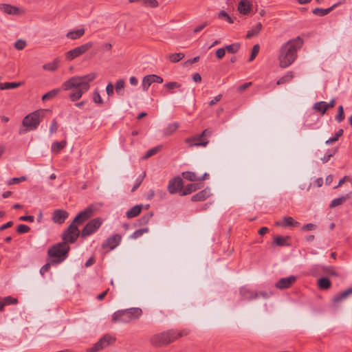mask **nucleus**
<instances>
[{
    "label": "nucleus",
    "mask_w": 352,
    "mask_h": 352,
    "mask_svg": "<svg viewBox=\"0 0 352 352\" xmlns=\"http://www.w3.org/2000/svg\"><path fill=\"white\" fill-rule=\"evenodd\" d=\"M69 214L67 211L58 209L54 210L52 219L55 223L62 224L65 222Z\"/></svg>",
    "instance_id": "2eb2a0df"
},
{
    "label": "nucleus",
    "mask_w": 352,
    "mask_h": 352,
    "mask_svg": "<svg viewBox=\"0 0 352 352\" xmlns=\"http://www.w3.org/2000/svg\"><path fill=\"white\" fill-rule=\"evenodd\" d=\"M125 86V81L123 79L118 80L115 85V89L118 95H124V88Z\"/></svg>",
    "instance_id": "72a5a7b5"
},
{
    "label": "nucleus",
    "mask_w": 352,
    "mask_h": 352,
    "mask_svg": "<svg viewBox=\"0 0 352 352\" xmlns=\"http://www.w3.org/2000/svg\"><path fill=\"white\" fill-rule=\"evenodd\" d=\"M153 82L162 83L163 82V78L155 74L146 76L144 77L142 82V87L143 91H147L149 87Z\"/></svg>",
    "instance_id": "f8f14e48"
},
{
    "label": "nucleus",
    "mask_w": 352,
    "mask_h": 352,
    "mask_svg": "<svg viewBox=\"0 0 352 352\" xmlns=\"http://www.w3.org/2000/svg\"><path fill=\"white\" fill-rule=\"evenodd\" d=\"M187 333L186 331L178 332L175 330L170 329L153 335L150 339V342L153 346H162L175 341Z\"/></svg>",
    "instance_id": "20e7f679"
},
{
    "label": "nucleus",
    "mask_w": 352,
    "mask_h": 352,
    "mask_svg": "<svg viewBox=\"0 0 352 352\" xmlns=\"http://www.w3.org/2000/svg\"><path fill=\"white\" fill-rule=\"evenodd\" d=\"M316 225L313 223H307L302 227V230L305 231H311L316 228Z\"/></svg>",
    "instance_id": "680f3d73"
},
{
    "label": "nucleus",
    "mask_w": 352,
    "mask_h": 352,
    "mask_svg": "<svg viewBox=\"0 0 352 352\" xmlns=\"http://www.w3.org/2000/svg\"><path fill=\"white\" fill-rule=\"evenodd\" d=\"M252 9V6L248 0H241L238 5V10L242 14H248Z\"/></svg>",
    "instance_id": "412c9836"
},
{
    "label": "nucleus",
    "mask_w": 352,
    "mask_h": 352,
    "mask_svg": "<svg viewBox=\"0 0 352 352\" xmlns=\"http://www.w3.org/2000/svg\"><path fill=\"white\" fill-rule=\"evenodd\" d=\"M122 241V236L119 234H115L108 237L102 243L103 249H108L109 250H114L118 247Z\"/></svg>",
    "instance_id": "9b49d317"
},
{
    "label": "nucleus",
    "mask_w": 352,
    "mask_h": 352,
    "mask_svg": "<svg viewBox=\"0 0 352 352\" xmlns=\"http://www.w3.org/2000/svg\"><path fill=\"white\" fill-rule=\"evenodd\" d=\"M313 109L321 115H324L327 110V102L324 101L317 102L314 104Z\"/></svg>",
    "instance_id": "a878e982"
},
{
    "label": "nucleus",
    "mask_w": 352,
    "mask_h": 352,
    "mask_svg": "<svg viewBox=\"0 0 352 352\" xmlns=\"http://www.w3.org/2000/svg\"><path fill=\"white\" fill-rule=\"evenodd\" d=\"M26 46V42L22 39L17 40L14 43V47L18 50H22Z\"/></svg>",
    "instance_id": "864d4df0"
},
{
    "label": "nucleus",
    "mask_w": 352,
    "mask_h": 352,
    "mask_svg": "<svg viewBox=\"0 0 352 352\" xmlns=\"http://www.w3.org/2000/svg\"><path fill=\"white\" fill-rule=\"evenodd\" d=\"M85 32L84 28H80L78 30H71L66 34V37L71 40H77L81 38Z\"/></svg>",
    "instance_id": "4be33fe9"
},
{
    "label": "nucleus",
    "mask_w": 352,
    "mask_h": 352,
    "mask_svg": "<svg viewBox=\"0 0 352 352\" xmlns=\"http://www.w3.org/2000/svg\"><path fill=\"white\" fill-rule=\"evenodd\" d=\"M276 224L278 226L286 228L298 226L299 223L291 217H283L282 221H278Z\"/></svg>",
    "instance_id": "aec40b11"
},
{
    "label": "nucleus",
    "mask_w": 352,
    "mask_h": 352,
    "mask_svg": "<svg viewBox=\"0 0 352 352\" xmlns=\"http://www.w3.org/2000/svg\"><path fill=\"white\" fill-rule=\"evenodd\" d=\"M44 110L35 111L28 116L23 120V125L26 127L28 131L36 129L39 125L41 118L43 117Z\"/></svg>",
    "instance_id": "0eeeda50"
},
{
    "label": "nucleus",
    "mask_w": 352,
    "mask_h": 352,
    "mask_svg": "<svg viewBox=\"0 0 352 352\" xmlns=\"http://www.w3.org/2000/svg\"><path fill=\"white\" fill-rule=\"evenodd\" d=\"M96 78L95 73H90L82 76H73L65 81L60 88L54 89L42 97L43 101L49 100L54 98L60 91L71 90L72 92L69 95V98L72 101L79 100L82 95L86 93L90 88V82Z\"/></svg>",
    "instance_id": "f257e3e1"
},
{
    "label": "nucleus",
    "mask_w": 352,
    "mask_h": 352,
    "mask_svg": "<svg viewBox=\"0 0 352 352\" xmlns=\"http://www.w3.org/2000/svg\"><path fill=\"white\" fill-rule=\"evenodd\" d=\"M59 67V60L58 58L54 59L52 62L46 63L43 65V68L45 70L50 72L56 71Z\"/></svg>",
    "instance_id": "bb28decb"
},
{
    "label": "nucleus",
    "mask_w": 352,
    "mask_h": 352,
    "mask_svg": "<svg viewBox=\"0 0 352 352\" xmlns=\"http://www.w3.org/2000/svg\"><path fill=\"white\" fill-rule=\"evenodd\" d=\"M19 220L24 221L33 222L34 221V216H21L19 217Z\"/></svg>",
    "instance_id": "69168bd1"
},
{
    "label": "nucleus",
    "mask_w": 352,
    "mask_h": 352,
    "mask_svg": "<svg viewBox=\"0 0 352 352\" xmlns=\"http://www.w3.org/2000/svg\"><path fill=\"white\" fill-rule=\"evenodd\" d=\"M331 281L327 278H320L318 280V285L321 289H327L331 287Z\"/></svg>",
    "instance_id": "f704fd0d"
},
{
    "label": "nucleus",
    "mask_w": 352,
    "mask_h": 352,
    "mask_svg": "<svg viewBox=\"0 0 352 352\" xmlns=\"http://www.w3.org/2000/svg\"><path fill=\"white\" fill-rule=\"evenodd\" d=\"M164 87L168 89H174L179 88L181 87V85L177 82H170L166 83L164 85Z\"/></svg>",
    "instance_id": "4d7b16f0"
},
{
    "label": "nucleus",
    "mask_w": 352,
    "mask_h": 352,
    "mask_svg": "<svg viewBox=\"0 0 352 352\" xmlns=\"http://www.w3.org/2000/svg\"><path fill=\"white\" fill-rule=\"evenodd\" d=\"M183 186V181L181 177H176L171 179L168 184V190L170 194H175L181 190Z\"/></svg>",
    "instance_id": "ddd939ff"
},
{
    "label": "nucleus",
    "mask_w": 352,
    "mask_h": 352,
    "mask_svg": "<svg viewBox=\"0 0 352 352\" xmlns=\"http://www.w3.org/2000/svg\"><path fill=\"white\" fill-rule=\"evenodd\" d=\"M148 228H144L139 230H135L132 233V234L130 236V239H137L142 236L144 233H147L148 232Z\"/></svg>",
    "instance_id": "58836bf2"
},
{
    "label": "nucleus",
    "mask_w": 352,
    "mask_h": 352,
    "mask_svg": "<svg viewBox=\"0 0 352 352\" xmlns=\"http://www.w3.org/2000/svg\"><path fill=\"white\" fill-rule=\"evenodd\" d=\"M25 180H26V177L24 176L20 177H14V178H10V179H8L7 182V184L8 185H13V184H17V183H19L21 182H24Z\"/></svg>",
    "instance_id": "09e8293b"
},
{
    "label": "nucleus",
    "mask_w": 352,
    "mask_h": 352,
    "mask_svg": "<svg viewBox=\"0 0 352 352\" xmlns=\"http://www.w3.org/2000/svg\"><path fill=\"white\" fill-rule=\"evenodd\" d=\"M337 152V149L329 150L321 158V161L323 164L327 163L331 157H333Z\"/></svg>",
    "instance_id": "c03bdc74"
},
{
    "label": "nucleus",
    "mask_w": 352,
    "mask_h": 352,
    "mask_svg": "<svg viewBox=\"0 0 352 352\" xmlns=\"http://www.w3.org/2000/svg\"><path fill=\"white\" fill-rule=\"evenodd\" d=\"M211 195L210 189L206 188L203 190L199 191L191 197L192 201H203Z\"/></svg>",
    "instance_id": "6ab92c4d"
},
{
    "label": "nucleus",
    "mask_w": 352,
    "mask_h": 352,
    "mask_svg": "<svg viewBox=\"0 0 352 352\" xmlns=\"http://www.w3.org/2000/svg\"><path fill=\"white\" fill-rule=\"evenodd\" d=\"M102 220L100 218H96L88 222L82 230V237H87L98 230L101 226Z\"/></svg>",
    "instance_id": "9d476101"
},
{
    "label": "nucleus",
    "mask_w": 352,
    "mask_h": 352,
    "mask_svg": "<svg viewBox=\"0 0 352 352\" xmlns=\"http://www.w3.org/2000/svg\"><path fill=\"white\" fill-rule=\"evenodd\" d=\"M338 140V138H337L335 135H333V137H331L329 138L326 142H325V144H327V145H329V144H331L333 143H334L335 142H336L337 140Z\"/></svg>",
    "instance_id": "774afa93"
},
{
    "label": "nucleus",
    "mask_w": 352,
    "mask_h": 352,
    "mask_svg": "<svg viewBox=\"0 0 352 352\" xmlns=\"http://www.w3.org/2000/svg\"><path fill=\"white\" fill-rule=\"evenodd\" d=\"M58 125L57 122L56 120H53L50 126V133L51 134L56 133L58 130Z\"/></svg>",
    "instance_id": "13d9d810"
},
{
    "label": "nucleus",
    "mask_w": 352,
    "mask_h": 352,
    "mask_svg": "<svg viewBox=\"0 0 352 352\" xmlns=\"http://www.w3.org/2000/svg\"><path fill=\"white\" fill-rule=\"evenodd\" d=\"M335 6H333L331 8H327V9H323V8H315L314 10H313V14H316V15H318V16H325L327 15V14H329L333 9V8Z\"/></svg>",
    "instance_id": "4c0bfd02"
},
{
    "label": "nucleus",
    "mask_w": 352,
    "mask_h": 352,
    "mask_svg": "<svg viewBox=\"0 0 352 352\" xmlns=\"http://www.w3.org/2000/svg\"><path fill=\"white\" fill-rule=\"evenodd\" d=\"M182 175L186 179L190 182L204 180V178H199V177L197 176L196 173L193 172L187 171L183 173Z\"/></svg>",
    "instance_id": "473e14b6"
},
{
    "label": "nucleus",
    "mask_w": 352,
    "mask_h": 352,
    "mask_svg": "<svg viewBox=\"0 0 352 352\" xmlns=\"http://www.w3.org/2000/svg\"><path fill=\"white\" fill-rule=\"evenodd\" d=\"M240 294L243 300H253L258 297V294L250 289L248 287H242L240 289Z\"/></svg>",
    "instance_id": "a211bd4d"
},
{
    "label": "nucleus",
    "mask_w": 352,
    "mask_h": 352,
    "mask_svg": "<svg viewBox=\"0 0 352 352\" xmlns=\"http://www.w3.org/2000/svg\"><path fill=\"white\" fill-rule=\"evenodd\" d=\"M135 1H139L144 6L151 8H156L158 6V2L157 0H129L130 3Z\"/></svg>",
    "instance_id": "c9c22d12"
},
{
    "label": "nucleus",
    "mask_w": 352,
    "mask_h": 352,
    "mask_svg": "<svg viewBox=\"0 0 352 352\" xmlns=\"http://www.w3.org/2000/svg\"><path fill=\"white\" fill-rule=\"evenodd\" d=\"M114 337L109 334H106L102 337L92 347L88 349L87 352H98L115 342Z\"/></svg>",
    "instance_id": "1a4fd4ad"
},
{
    "label": "nucleus",
    "mask_w": 352,
    "mask_h": 352,
    "mask_svg": "<svg viewBox=\"0 0 352 352\" xmlns=\"http://www.w3.org/2000/svg\"><path fill=\"white\" fill-rule=\"evenodd\" d=\"M226 54V48H219L216 51V56L221 59Z\"/></svg>",
    "instance_id": "052dcab7"
},
{
    "label": "nucleus",
    "mask_w": 352,
    "mask_h": 352,
    "mask_svg": "<svg viewBox=\"0 0 352 352\" xmlns=\"http://www.w3.org/2000/svg\"><path fill=\"white\" fill-rule=\"evenodd\" d=\"M93 100L96 104H103V100L102 99L99 92L97 91H94V93L93 94Z\"/></svg>",
    "instance_id": "3c124183"
},
{
    "label": "nucleus",
    "mask_w": 352,
    "mask_h": 352,
    "mask_svg": "<svg viewBox=\"0 0 352 352\" xmlns=\"http://www.w3.org/2000/svg\"><path fill=\"white\" fill-rule=\"evenodd\" d=\"M323 271L330 275L337 276V273L332 266H323L321 267Z\"/></svg>",
    "instance_id": "603ef678"
},
{
    "label": "nucleus",
    "mask_w": 352,
    "mask_h": 352,
    "mask_svg": "<svg viewBox=\"0 0 352 352\" xmlns=\"http://www.w3.org/2000/svg\"><path fill=\"white\" fill-rule=\"evenodd\" d=\"M66 141L55 142L52 144L51 151L52 153H58L60 150L66 146Z\"/></svg>",
    "instance_id": "c756f323"
},
{
    "label": "nucleus",
    "mask_w": 352,
    "mask_h": 352,
    "mask_svg": "<svg viewBox=\"0 0 352 352\" xmlns=\"http://www.w3.org/2000/svg\"><path fill=\"white\" fill-rule=\"evenodd\" d=\"M352 294V287L348 288L346 290L336 294L332 299L334 303H338L346 299L350 294Z\"/></svg>",
    "instance_id": "5701e85b"
},
{
    "label": "nucleus",
    "mask_w": 352,
    "mask_h": 352,
    "mask_svg": "<svg viewBox=\"0 0 352 352\" xmlns=\"http://www.w3.org/2000/svg\"><path fill=\"white\" fill-rule=\"evenodd\" d=\"M146 173L143 172L141 175H140L135 179V184L133 187L131 189V192H134L137 190V188L140 186L142 184L144 178L145 177Z\"/></svg>",
    "instance_id": "37998d69"
},
{
    "label": "nucleus",
    "mask_w": 352,
    "mask_h": 352,
    "mask_svg": "<svg viewBox=\"0 0 352 352\" xmlns=\"http://www.w3.org/2000/svg\"><path fill=\"white\" fill-rule=\"evenodd\" d=\"M262 29V25L261 23H256L253 26L247 33V38H252L257 35Z\"/></svg>",
    "instance_id": "c85d7f7f"
},
{
    "label": "nucleus",
    "mask_w": 352,
    "mask_h": 352,
    "mask_svg": "<svg viewBox=\"0 0 352 352\" xmlns=\"http://www.w3.org/2000/svg\"><path fill=\"white\" fill-rule=\"evenodd\" d=\"M318 267H320V265H313L309 270V272H308V274L309 275H312V276H316V270L318 268Z\"/></svg>",
    "instance_id": "338daca9"
},
{
    "label": "nucleus",
    "mask_w": 352,
    "mask_h": 352,
    "mask_svg": "<svg viewBox=\"0 0 352 352\" xmlns=\"http://www.w3.org/2000/svg\"><path fill=\"white\" fill-rule=\"evenodd\" d=\"M294 78L293 73L292 72H287L283 76L278 79L276 82V85H283L285 83L290 82Z\"/></svg>",
    "instance_id": "2f4dec72"
},
{
    "label": "nucleus",
    "mask_w": 352,
    "mask_h": 352,
    "mask_svg": "<svg viewBox=\"0 0 352 352\" xmlns=\"http://www.w3.org/2000/svg\"><path fill=\"white\" fill-rule=\"evenodd\" d=\"M69 251V247L65 243H60L48 250V255L53 258L54 263H60L63 262L67 256Z\"/></svg>",
    "instance_id": "423d86ee"
},
{
    "label": "nucleus",
    "mask_w": 352,
    "mask_h": 352,
    "mask_svg": "<svg viewBox=\"0 0 352 352\" xmlns=\"http://www.w3.org/2000/svg\"><path fill=\"white\" fill-rule=\"evenodd\" d=\"M352 192H350L344 195L333 199L330 204L331 208H334L342 204L345 201L349 199L351 196Z\"/></svg>",
    "instance_id": "b1692460"
},
{
    "label": "nucleus",
    "mask_w": 352,
    "mask_h": 352,
    "mask_svg": "<svg viewBox=\"0 0 352 352\" xmlns=\"http://www.w3.org/2000/svg\"><path fill=\"white\" fill-rule=\"evenodd\" d=\"M51 265L50 263H46L44 265L40 270V273L41 275H44L45 273H47L50 269Z\"/></svg>",
    "instance_id": "e2e57ef3"
},
{
    "label": "nucleus",
    "mask_w": 352,
    "mask_h": 352,
    "mask_svg": "<svg viewBox=\"0 0 352 352\" xmlns=\"http://www.w3.org/2000/svg\"><path fill=\"white\" fill-rule=\"evenodd\" d=\"M240 48L239 43H235L226 47V50L229 53L234 54L238 52Z\"/></svg>",
    "instance_id": "a18cd8bd"
},
{
    "label": "nucleus",
    "mask_w": 352,
    "mask_h": 352,
    "mask_svg": "<svg viewBox=\"0 0 352 352\" xmlns=\"http://www.w3.org/2000/svg\"><path fill=\"white\" fill-rule=\"evenodd\" d=\"M203 137L204 136L201 135V133L197 134L195 136L187 138L186 140V142L189 144L190 146H204V147H205L208 144V141L199 142V140Z\"/></svg>",
    "instance_id": "dca6fc26"
},
{
    "label": "nucleus",
    "mask_w": 352,
    "mask_h": 352,
    "mask_svg": "<svg viewBox=\"0 0 352 352\" xmlns=\"http://www.w3.org/2000/svg\"><path fill=\"white\" fill-rule=\"evenodd\" d=\"M297 280L296 276L292 275L280 278L276 282L275 286L280 289H285L290 287Z\"/></svg>",
    "instance_id": "4468645a"
},
{
    "label": "nucleus",
    "mask_w": 352,
    "mask_h": 352,
    "mask_svg": "<svg viewBox=\"0 0 352 352\" xmlns=\"http://www.w3.org/2000/svg\"><path fill=\"white\" fill-rule=\"evenodd\" d=\"M336 120L338 122H342L344 118V109H343V107L342 105H340L339 107H338V113L337 115L336 116Z\"/></svg>",
    "instance_id": "8fccbe9b"
},
{
    "label": "nucleus",
    "mask_w": 352,
    "mask_h": 352,
    "mask_svg": "<svg viewBox=\"0 0 352 352\" xmlns=\"http://www.w3.org/2000/svg\"><path fill=\"white\" fill-rule=\"evenodd\" d=\"M198 188V185L195 184H188L182 192V195H186L195 191Z\"/></svg>",
    "instance_id": "ea45409f"
},
{
    "label": "nucleus",
    "mask_w": 352,
    "mask_h": 352,
    "mask_svg": "<svg viewBox=\"0 0 352 352\" xmlns=\"http://www.w3.org/2000/svg\"><path fill=\"white\" fill-rule=\"evenodd\" d=\"M152 216H153L152 212H148V213L145 214L144 215H143L139 219L140 225H144V224L148 223V221H150V219H151Z\"/></svg>",
    "instance_id": "de8ad7c7"
},
{
    "label": "nucleus",
    "mask_w": 352,
    "mask_h": 352,
    "mask_svg": "<svg viewBox=\"0 0 352 352\" xmlns=\"http://www.w3.org/2000/svg\"><path fill=\"white\" fill-rule=\"evenodd\" d=\"M162 148V146L159 145L157 146H155L149 150H148L145 154V155L143 157L144 159H148L150 157L156 154L158 151H160Z\"/></svg>",
    "instance_id": "a19ab883"
},
{
    "label": "nucleus",
    "mask_w": 352,
    "mask_h": 352,
    "mask_svg": "<svg viewBox=\"0 0 352 352\" xmlns=\"http://www.w3.org/2000/svg\"><path fill=\"white\" fill-rule=\"evenodd\" d=\"M1 300L6 306L10 305H15L18 302V300L16 298H13L10 296L3 298Z\"/></svg>",
    "instance_id": "49530a36"
},
{
    "label": "nucleus",
    "mask_w": 352,
    "mask_h": 352,
    "mask_svg": "<svg viewBox=\"0 0 352 352\" xmlns=\"http://www.w3.org/2000/svg\"><path fill=\"white\" fill-rule=\"evenodd\" d=\"M289 240V236H277L274 238V243L278 246H288Z\"/></svg>",
    "instance_id": "7c9ffc66"
},
{
    "label": "nucleus",
    "mask_w": 352,
    "mask_h": 352,
    "mask_svg": "<svg viewBox=\"0 0 352 352\" xmlns=\"http://www.w3.org/2000/svg\"><path fill=\"white\" fill-rule=\"evenodd\" d=\"M179 127V124L177 122H174L168 124L164 130V134L166 136L173 133Z\"/></svg>",
    "instance_id": "e433bc0d"
},
{
    "label": "nucleus",
    "mask_w": 352,
    "mask_h": 352,
    "mask_svg": "<svg viewBox=\"0 0 352 352\" xmlns=\"http://www.w3.org/2000/svg\"><path fill=\"white\" fill-rule=\"evenodd\" d=\"M221 98H222L221 94L217 95L212 100L210 101L209 105L213 106L214 104H217L218 102H219L221 100Z\"/></svg>",
    "instance_id": "0e129e2a"
},
{
    "label": "nucleus",
    "mask_w": 352,
    "mask_h": 352,
    "mask_svg": "<svg viewBox=\"0 0 352 352\" xmlns=\"http://www.w3.org/2000/svg\"><path fill=\"white\" fill-rule=\"evenodd\" d=\"M142 315V310L139 307H131L115 311L111 316L114 323H129L139 319Z\"/></svg>",
    "instance_id": "39448f33"
},
{
    "label": "nucleus",
    "mask_w": 352,
    "mask_h": 352,
    "mask_svg": "<svg viewBox=\"0 0 352 352\" xmlns=\"http://www.w3.org/2000/svg\"><path fill=\"white\" fill-rule=\"evenodd\" d=\"M93 45L92 42L86 43L66 52L65 57L68 60H72L86 53Z\"/></svg>",
    "instance_id": "6e6552de"
},
{
    "label": "nucleus",
    "mask_w": 352,
    "mask_h": 352,
    "mask_svg": "<svg viewBox=\"0 0 352 352\" xmlns=\"http://www.w3.org/2000/svg\"><path fill=\"white\" fill-rule=\"evenodd\" d=\"M0 11L9 15H19L20 9L8 3H0Z\"/></svg>",
    "instance_id": "f3484780"
},
{
    "label": "nucleus",
    "mask_w": 352,
    "mask_h": 352,
    "mask_svg": "<svg viewBox=\"0 0 352 352\" xmlns=\"http://www.w3.org/2000/svg\"><path fill=\"white\" fill-rule=\"evenodd\" d=\"M30 230V227L25 225V224H21L17 228V232L19 234H25L29 232Z\"/></svg>",
    "instance_id": "5fc2aeb1"
},
{
    "label": "nucleus",
    "mask_w": 352,
    "mask_h": 352,
    "mask_svg": "<svg viewBox=\"0 0 352 352\" xmlns=\"http://www.w3.org/2000/svg\"><path fill=\"white\" fill-rule=\"evenodd\" d=\"M184 57L183 53H175L168 56V60L172 63H177Z\"/></svg>",
    "instance_id": "79ce46f5"
},
{
    "label": "nucleus",
    "mask_w": 352,
    "mask_h": 352,
    "mask_svg": "<svg viewBox=\"0 0 352 352\" xmlns=\"http://www.w3.org/2000/svg\"><path fill=\"white\" fill-rule=\"evenodd\" d=\"M114 87L112 83L109 82L106 87V92L109 96H111L113 94Z\"/></svg>",
    "instance_id": "bf43d9fd"
},
{
    "label": "nucleus",
    "mask_w": 352,
    "mask_h": 352,
    "mask_svg": "<svg viewBox=\"0 0 352 352\" xmlns=\"http://www.w3.org/2000/svg\"><path fill=\"white\" fill-rule=\"evenodd\" d=\"M94 210L91 206H89L84 210L80 212L70 224L68 228L63 234V243H74L80 234V231L76 223L80 224L93 215Z\"/></svg>",
    "instance_id": "7ed1b4c3"
},
{
    "label": "nucleus",
    "mask_w": 352,
    "mask_h": 352,
    "mask_svg": "<svg viewBox=\"0 0 352 352\" xmlns=\"http://www.w3.org/2000/svg\"><path fill=\"white\" fill-rule=\"evenodd\" d=\"M23 82H3L0 83V89L1 90H6V89H16L19 87H20Z\"/></svg>",
    "instance_id": "cd10ccee"
},
{
    "label": "nucleus",
    "mask_w": 352,
    "mask_h": 352,
    "mask_svg": "<svg viewBox=\"0 0 352 352\" xmlns=\"http://www.w3.org/2000/svg\"><path fill=\"white\" fill-rule=\"evenodd\" d=\"M302 39L298 36L288 41L280 47L278 55L280 67H287L294 62L296 58L297 51L302 47Z\"/></svg>",
    "instance_id": "f03ea898"
},
{
    "label": "nucleus",
    "mask_w": 352,
    "mask_h": 352,
    "mask_svg": "<svg viewBox=\"0 0 352 352\" xmlns=\"http://www.w3.org/2000/svg\"><path fill=\"white\" fill-rule=\"evenodd\" d=\"M142 207V204L134 206L126 212V217L132 219L137 217L141 212Z\"/></svg>",
    "instance_id": "393cba45"
},
{
    "label": "nucleus",
    "mask_w": 352,
    "mask_h": 352,
    "mask_svg": "<svg viewBox=\"0 0 352 352\" xmlns=\"http://www.w3.org/2000/svg\"><path fill=\"white\" fill-rule=\"evenodd\" d=\"M259 49H260V47L258 45H255L252 50V54H251V56L249 58V61H252L254 59V58L256 57V56L258 54V52H259Z\"/></svg>",
    "instance_id": "6e6d98bb"
}]
</instances>
